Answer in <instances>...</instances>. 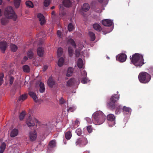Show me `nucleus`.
Segmentation results:
<instances>
[{"instance_id": "nucleus-37", "label": "nucleus", "mask_w": 153, "mask_h": 153, "mask_svg": "<svg viewBox=\"0 0 153 153\" xmlns=\"http://www.w3.org/2000/svg\"><path fill=\"white\" fill-rule=\"evenodd\" d=\"M63 49L61 48H59L58 49L57 52V56L58 57H59L62 55L63 53Z\"/></svg>"}, {"instance_id": "nucleus-32", "label": "nucleus", "mask_w": 153, "mask_h": 153, "mask_svg": "<svg viewBox=\"0 0 153 153\" xmlns=\"http://www.w3.org/2000/svg\"><path fill=\"white\" fill-rule=\"evenodd\" d=\"M7 18L4 17L2 18L1 19V23L3 25H6L8 22V20Z\"/></svg>"}, {"instance_id": "nucleus-26", "label": "nucleus", "mask_w": 153, "mask_h": 153, "mask_svg": "<svg viewBox=\"0 0 153 153\" xmlns=\"http://www.w3.org/2000/svg\"><path fill=\"white\" fill-rule=\"evenodd\" d=\"M74 69L72 67H69L68 69L67 72L66 76H67L69 77L71 76L73 73Z\"/></svg>"}, {"instance_id": "nucleus-41", "label": "nucleus", "mask_w": 153, "mask_h": 153, "mask_svg": "<svg viewBox=\"0 0 153 153\" xmlns=\"http://www.w3.org/2000/svg\"><path fill=\"white\" fill-rule=\"evenodd\" d=\"M81 82L83 84H86L88 82V79L87 77H82L80 79Z\"/></svg>"}, {"instance_id": "nucleus-18", "label": "nucleus", "mask_w": 153, "mask_h": 153, "mask_svg": "<svg viewBox=\"0 0 153 153\" xmlns=\"http://www.w3.org/2000/svg\"><path fill=\"white\" fill-rule=\"evenodd\" d=\"M44 52V49L42 47H40L37 49L38 55L40 56H42Z\"/></svg>"}, {"instance_id": "nucleus-12", "label": "nucleus", "mask_w": 153, "mask_h": 153, "mask_svg": "<svg viewBox=\"0 0 153 153\" xmlns=\"http://www.w3.org/2000/svg\"><path fill=\"white\" fill-rule=\"evenodd\" d=\"M127 58V56L126 54L124 53H121L118 55L117 59L120 62H122L126 61Z\"/></svg>"}, {"instance_id": "nucleus-46", "label": "nucleus", "mask_w": 153, "mask_h": 153, "mask_svg": "<svg viewBox=\"0 0 153 153\" xmlns=\"http://www.w3.org/2000/svg\"><path fill=\"white\" fill-rule=\"evenodd\" d=\"M68 52L70 56L71 57L73 55V50L71 47H69L68 48Z\"/></svg>"}, {"instance_id": "nucleus-36", "label": "nucleus", "mask_w": 153, "mask_h": 153, "mask_svg": "<svg viewBox=\"0 0 153 153\" xmlns=\"http://www.w3.org/2000/svg\"><path fill=\"white\" fill-rule=\"evenodd\" d=\"M122 106L120 105H119L117 107L115 111V114H118L121 112L122 110Z\"/></svg>"}, {"instance_id": "nucleus-53", "label": "nucleus", "mask_w": 153, "mask_h": 153, "mask_svg": "<svg viewBox=\"0 0 153 153\" xmlns=\"http://www.w3.org/2000/svg\"><path fill=\"white\" fill-rule=\"evenodd\" d=\"M87 74L86 72L84 71L82 73V77H87Z\"/></svg>"}, {"instance_id": "nucleus-1", "label": "nucleus", "mask_w": 153, "mask_h": 153, "mask_svg": "<svg viewBox=\"0 0 153 153\" xmlns=\"http://www.w3.org/2000/svg\"><path fill=\"white\" fill-rule=\"evenodd\" d=\"M130 59L131 63L137 67L140 68L145 64L143 55L139 53H135L130 56Z\"/></svg>"}, {"instance_id": "nucleus-61", "label": "nucleus", "mask_w": 153, "mask_h": 153, "mask_svg": "<svg viewBox=\"0 0 153 153\" xmlns=\"http://www.w3.org/2000/svg\"><path fill=\"white\" fill-rule=\"evenodd\" d=\"M55 12L54 11H52V13H51V14L52 15H55Z\"/></svg>"}, {"instance_id": "nucleus-20", "label": "nucleus", "mask_w": 153, "mask_h": 153, "mask_svg": "<svg viewBox=\"0 0 153 153\" xmlns=\"http://www.w3.org/2000/svg\"><path fill=\"white\" fill-rule=\"evenodd\" d=\"M94 28L98 31H100L102 30V28L98 24H94L93 25Z\"/></svg>"}, {"instance_id": "nucleus-19", "label": "nucleus", "mask_w": 153, "mask_h": 153, "mask_svg": "<svg viewBox=\"0 0 153 153\" xmlns=\"http://www.w3.org/2000/svg\"><path fill=\"white\" fill-rule=\"evenodd\" d=\"M89 5L87 3H84L82 7V10L85 12H87L89 9Z\"/></svg>"}, {"instance_id": "nucleus-43", "label": "nucleus", "mask_w": 153, "mask_h": 153, "mask_svg": "<svg viewBox=\"0 0 153 153\" xmlns=\"http://www.w3.org/2000/svg\"><path fill=\"white\" fill-rule=\"evenodd\" d=\"M74 28V26L71 23H69L68 25V31H71L73 30Z\"/></svg>"}, {"instance_id": "nucleus-35", "label": "nucleus", "mask_w": 153, "mask_h": 153, "mask_svg": "<svg viewBox=\"0 0 153 153\" xmlns=\"http://www.w3.org/2000/svg\"><path fill=\"white\" fill-rule=\"evenodd\" d=\"M89 35L91 38V41H94L95 39V34L92 32H89Z\"/></svg>"}, {"instance_id": "nucleus-45", "label": "nucleus", "mask_w": 153, "mask_h": 153, "mask_svg": "<svg viewBox=\"0 0 153 153\" xmlns=\"http://www.w3.org/2000/svg\"><path fill=\"white\" fill-rule=\"evenodd\" d=\"M88 133H91L93 130V128L92 126L89 125L86 127Z\"/></svg>"}, {"instance_id": "nucleus-62", "label": "nucleus", "mask_w": 153, "mask_h": 153, "mask_svg": "<svg viewBox=\"0 0 153 153\" xmlns=\"http://www.w3.org/2000/svg\"><path fill=\"white\" fill-rule=\"evenodd\" d=\"M2 15V11L0 9V16H1Z\"/></svg>"}, {"instance_id": "nucleus-9", "label": "nucleus", "mask_w": 153, "mask_h": 153, "mask_svg": "<svg viewBox=\"0 0 153 153\" xmlns=\"http://www.w3.org/2000/svg\"><path fill=\"white\" fill-rule=\"evenodd\" d=\"M7 47V44L5 41L0 42V49L2 53H4Z\"/></svg>"}, {"instance_id": "nucleus-8", "label": "nucleus", "mask_w": 153, "mask_h": 153, "mask_svg": "<svg viewBox=\"0 0 153 153\" xmlns=\"http://www.w3.org/2000/svg\"><path fill=\"white\" fill-rule=\"evenodd\" d=\"M29 137L31 141H33L36 140L37 137V133L36 131H30L29 133Z\"/></svg>"}, {"instance_id": "nucleus-25", "label": "nucleus", "mask_w": 153, "mask_h": 153, "mask_svg": "<svg viewBox=\"0 0 153 153\" xmlns=\"http://www.w3.org/2000/svg\"><path fill=\"white\" fill-rule=\"evenodd\" d=\"M107 119L110 121H113L115 120V117L113 114H109L107 116Z\"/></svg>"}, {"instance_id": "nucleus-27", "label": "nucleus", "mask_w": 153, "mask_h": 153, "mask_svg": "<svg viewBox=\"0 0 153 153\" xmlns=\"http://www.w3.org/2000/svg\"><path fill=\"white\" fill-rule=\"evenodd\" d=\"M123 112L124 113H129L131 111L130 108L124 106L122 109Z\"/></svg>"}, {"instance_id": "nucleus-54", "label": "nucleus", "mask_w": 153, "mask_h": 153, "mask_svg": "<svg viewBox=\"0 0 153 153\" xmlns=\"http://www.w3.org/2000/svg\"><path fill=\"white\" fill-rule=\"evenodd\" d=\"M59 102L61 104H63L65 102V100L63 98H61L60 100H59Z\"/></svg>"}, {"instance_id": "nucleus-33", "label": "nucleus", "mask_w": 153, "mask_h": 153, "mask_svg": "<svg viewBox=\"0 0 153 153\" xmlns=\"http://www.w3.org/2000/svg\"><path fill=\"white\" fill-rule=\"evenodd\" d=\"M22 68L23 71L25 72L28 73L30 72V67L27 65H24L22 67Z\"/></svg>"}, {"instance_id": "nucleus-11", "label": "nucleus", "mask_w": 153, "mask_h": 153, "mask_svg": "<svg viewBox=\"0 0 153 153\" xmlns=\"http://www.w3.org/2000/svg\"><path fill=\"white\" fill-rule=\"evenodd\" d=\"M113 23V22L109 19H105L102 21V24L105 26H110Z\"/></svg>"}, {"instance_id": "nucleus-23", "label": "nucleus", "mask_w": 153, "mask_h": 153, "mask_svg": "<svg viewBox=\"0 0 153 153\" xmlns=\"http://www.w3.org/2000/svg\"><path fill=\"white\" fill-rule=\"evenodd\" d=\"M56 142L54 140H52L51 141L48 143V149L49 147L53 148L56 146Z\"/></svg>"}, {"instance_id": "nucleus-34", "label": "nucleus", "mask_w": 153, "mask_h": 153, "mask_svg": "<svg viewBox=\"0 0 153 153\" xmlns=\"http://www.w3.org/2000/svg\"><path fill=\"white\" fill-rule=\"evenodd\" d=\"M6 147V144L5 143H3L0 146V153H3Z\"/></svg>"}, {"instance_id": "nucleus-30", "label": "nucleus", "mask_w": 153, "mask_h": 153, "mask_svg": "<svg viewBox=\"0 0 153 153\" xmlns=\"http://www.w3.org/2000/svg\"><path fill=\"white\" fill-rule=\"evenodd\" d=\"M65 137L67 140H69L72 136V134L70 131L67 132L65 133Z\"/></svg>"}, {"instance_id": "nucleus-15", "label": "nucleus", "mask_w": 153, "mask_h": 153, "mask_svg": "<svg viewBox=\"0 0 153 153\" xmlns=\"http://www.w3.org/2000/svg\"><path fill=\"white\" fill-rule=\"evenodd\" d=\"M76 81V80L74 78L70 79L67 82V86H71L74 85Z\"/></svg>"}, {"instance_id": "nucleus-7", "label": "nucleus", "mask_w": 153, "mask_h": 153, "mask_svg": "<svg viewBox=\"0 0 153 153\" xmlns=\"http://www.w3.org/2000/svg\"><path fill=\"white\" fill-rule=\"evenodd\" d=\"M87 140L85 137H82L78 138L76 140L75 144L76 146L79 145V146H83L86 145Z\"/></svg>"}, {"instance_id": "nucleus-39", "label": "nucleus", "mask_w": 153, "mask_h": 153, "mask_svg": "<svg viewBox=\"0 0 153 153\" xmlns=\"http://www.w3.org/2000/svg\"><path fill=\"white\" fill-rule=\"evenodd\" d=\"M26 5L31 8H33V3L30 0L27 1L25 2Z\"/></svg>"}, {"instance_id": "nucleus-58", "label": "nucleus", "mask_w": 153, "mask_h": 153, "mask_svg": "<svg viewBox=\"0 0 153 153\" xmlns=\"http://www.w3.org/2000/svg\"><path fill=\"white\" fill-rule=\"evenodd\" d=\"M57 34L59 36L61 35V31L59 30H58L57 31Z\"/></svg>"}, {"instance_id": "nucleus-59", "label": "nucleus", "mask_w": 153, "mask_h": 153, "mask_svg": "<svg viewBox=\"0 0 153 153\" xmlns=\"http://www.w3.org/2000/svg\"><path fill=\"white\" fill-rule=\"evenodd\" d=\"M103 0H98V2L101 4L103 3Z\"/></svg>"}, {"instance_id": "nucleus-57", "label": "nucleus", "mask_w": 153, "mask_h": 153, "mask_svg": "<svg viewBox=\"0 0 153 153\" xmlns=\"http://www.w3.org/2000/svg\"><path fill=\"white\" fill-rule=\"evenodd\" d=\"M23 59L25 61H26L28 59V58L27 56H25L24 57Z\"/></svg>"}, {"instance_id": "nucleus-13", "label": "nucleus", "mask_w": 153, "mask_h": 153, "mask_svg": "<svg viewBox=\"0 0 153 153\" xmlns=\"http://www.w3.org/2000/svg\"><path fill=\"white\" fill-rule=\"evenodd\" d=\"M19 133L18 129L15 128L12 129L10 133V136L11 137H14L17 136Z\"/></svg>"}, {"instance_id": "nucleus-60", "label": "nucleus", "mask_w": 153, "mask_h": 153, "mask_svg": "<svg viewBox=\"0 0 153 153\" xmlns=\"http://www.w3.org/2000/svg\"><path fill=\"white\" fill-rule=\"evenodd\" d=\"M79 123V122L78 120H76L75 121V123L77 125H78V124Z\"/></svg>"}, {"instance_id": "nucleus-64", "label": "nucleus", "mask_w": 153, "mask_h": 153, "mask_svg": "<svg viewBox=\"0 0 153 153\" xmlns=\"http://www.w3.org/2000/svg\"><path fill=\"white\" fill-rule=\"evenodd\" d=\"M2 2V0H0V5H1V4Z\"/></svg>"}, {"instance_id": "nucleus-50", "label": "nucleus", "mask_w": 153, "mask_h": 153, "mask_svg": "<svg viewBox=\"0 0 153 153\" xmlns=\"http://www.w3.org/2000/svg\"><path fill=\"white\" fill-rule=\"evenodd\" d=\"M75 110V108L74 107H70L67 110V111L68 112L69 111L73 112Z\"/></svg>"}, {"instance_id": "nucleus-10", "label": "nucleus", "mask_w": 153, "mask_h": 153, "mask_svg": "<svg viewBox=\"0 0 153 153\" xmlns=\"http://www.w3.org/2000/svg\"><path fill=\"white\" fill-rule=\"evenodd\" d=\"M37 16L40 22V23L41 25H43L45 23V17L41 13H38Z\"/></svg>"}, {"instance_id": "nucleus-24", "label": "nucleus", "mask_w": 153, "mask_h": 153, "mask_svg": "<svg viewBox=\"0 0 153 153\" xmlns=\"http://www.w3.org/2000/svg\"><path fill=\"white\" fill-rule=\"evenodd\" d=\"M77 65L79 68H82L83 65V61L81 58H79L77 62Z\"/></svg>"}, {"instance_id": "nucleus-55", "label": "nucleus", "mask_w": 153, "mask_h": 153, "mask_svg": "<svg viewBox=\"0 0 153 153\" xmlns=\"http://www.w3.org/2000/svg\"><path fill=\"white\" fill-rule=\"evenodd\" d=\"M44 5L46 7L48 6V0H45L44 2Z\"/></svg>"}, {"instance_id": "nucleus-31", "label": "nucleus", "mask_w": 153, "mask_h": 153, "mask_svg": "<svg viewBox=\"0 0 153 153\" xmlns=\"http://www.w3.org/2000/svg\"><path fill=\"white\" fill-rule=\"evenodd\" d=\"M64 62V59L62 57L60 58L58 61V65L60 67L62 66L63 65V63Z\"/></svg>"}, {"instance_id": "nucleus-56", "label": "nucleus", "mask_w": 153, "mask_h": 153, "mask_svg": "<svg viewBox=\"0 0 153 153\" xmlns=\"http://www.w3.org/2000/svg\"><path fill=\"white\" fill-rule=\"evenodd\" d=\"M48 68V66L47 65H45L43 68V71H45Z\"/></svg>"}, {"instance_id": "nucleus-38", "label": "nucleus", "mask_w": 153, "mask_h": 153, "mask_svg": "<svg viewBox=\"0 0 153 153\" xmlns=\"http://www.w3.org/2000/svg\"><path fill=\"white\" fill-rule=\"evenodd\" d=\"M10 48L12 51L13 52H15L17 50V47L15 45L11 44Z\"/></svg>"}, {"instance_id": "nucleus-40", "label": "nucleus", "mask_w": 153, "mask_h": 153, "mask_svg": "<svg viewBox=\"0 0 153 153\" xmlns=\"http://www.w3.org/2000/svg\"><path fill=\"white\" fill-rule=\"evenodd\" d=\"M27 97V94H23L21 96H20L19 98V101L22 100V101H23L24 100H26Z\"/></svg>"}, {"instance_id": "nucleus-14", "label": "nucleus", "mask_w": 153, "mask_h": 153, "mask_svg": "<svg viewBox=\"0 0 153 153\" xmlns=\"http://www.w3.org/2000/svg\"><path fill=\"white\" fill-rule=\"evenodd\" d=\"M59 14L61 16H65L66 14V12L64 10V7L63 4H60L59 5Z\"/></svg>"}, {"instance_id": "nucleus-47", "label": "nucleus", "mask_w": 153, "mask_h": 153, "mask_svg": "<svg viewBox=\"0 0 153 153\" xmlns=\"http://www.w3.org/2000/svg\"><path fill=\"white\" fill-rule=\"evenodd\" d=\"M4 77V74L3 73L0 74V86H1L3 83V78Z\"/></svg>"}, {"instance_id": "nucleus-21", "label": "nucleus", "mask_w": 153, "mask_h": 153, "mask_svg": "<svg viewBox=\"0 0 153 153\" xmlns=\"http://www.w3.org/2000/svg\"><path fill=\"white\" fill-rule=\"evenodd\" d=\"M68 44H70L74 48H75L76 47V44L74 40L71 39H68L67 41Z\"/></svg>"}, {"instance_id": "nucleus-42", "label": "nucleus", "mask_w": 153, "mask_h": 153, "mask_svg": "<svg viewBox=\"0 0 153 153\" xmlns=\"http://www.w3.org/2000/svg\"><path fill=\"white\" fill-rule=\"evenodd\" d=\"M21 0H14V5L16 8L19 7L20 5Z\"/></svg>"}, {"instance_id": "nucleus-48", "label": "nucleus", "mask_w": 153, "mask_h": 153, "mask_svg": "<svg viewBox=\"0 0 153 153\" xmlns=\"http://www.w3.org/2000/svg\"><path fill=\"white\" fill-rule=\"evenodd\" d=\"M76 132L78 136H80L82 133V131L81 129L78 128L76 130Z\"/></svg>"}, {"instance_id": "nucleus-44", "label": "nucleus", "mask_w": 153, "mask_h": 153, "mask_svg": "<svg viewBox=\"0 0 153 153\" xmlns=\"http://www.w3.org/2000/svg\"><path fill=\"white\" fill-rule=\"evenodd\" d=\"M9 79L10 85H11L13 84V82L14 81V78L12 76H10L9 77Z\"/></svg>"}, {"instance_id": "nucleus-51", "label": "nucleus", "mask_w": 153, "mask_h": 153, "mask_svg": "<svg viewBox=\"0 0 153 153\" xmlns=\"http://www.w3.org/2000/svg\"><path fill=\"white\" fill-rule=\"evenodd\" d=\"M148 70L149 73L152 76H153V67H150L149 68Z\"/></svg>"}, {"instance_id": "nucleus-29", "label": "nucleus", "mask_w": 153, "mask_h": 153, "mask_svg": "<svg viewBox=\"0 0 153 153\" xmlns=\"http://www.w3.org/2000/svg\"><path fill=\"white\" fill-rule=\"evenodd\" d=\"M33 53L31 49L30 50L28 51L27 53V56L30 59H31L33 57Z\"/></svg>"}, {"instance_id": "nucleus-63", "label": "nucleus", "mask_w": 153, "mask_h": 153, "mask_svg": "<svg viewBox=\"0 0 153 153\" xmlns=\"http://www.w3.org/2000/svg\"><path fill=\"white\" fill-rule=\"evenodd\" d=\"M55 8V7L54 6H53L51 7V9H53Z\"/></svg>"}, {"instance_id": "nucleus-49", "label": "nucleus", "mask_w": 153, "mask_h": 153, "mask_svg": "<svg viewBox=\"0 0 153 153\" xmlns=\"http://www.w3.org/2000/svg\"><path fill=\"white\" fill-rule=\"evenodd\" d=\"M25 113L24 112H22V113H21L20 114V115H19V117H20V120H22L24 119V118L25 116Z\"/></svg>"}, {"instance_id": "nucleus-16", "label": "nucleus", "mask_w": 153, "mask_h": 153, "mask_svg": "<svg viewBox=\"0 0 153 153\" xmlns=\"http://www.w3.org/2000/svg\"><path fill=\"white\" fill-rule=\"evenodd\" d=\"M56 86L55 82L51 77L48 79V86L52 88Z\"/></svg>"}, {"instance_id": "nucleus-6", "label": "nucleus", "mask_w": 153, "mask_h": 153, "mask_svg": "<svg viewBox=\"0 0 153 153\" xmlns=\"http://www.w3.org/2000/svg\"><path fill=\"white\" fill-rule=\"evenodd\" d=\"M26 123L29 127L33 126L36 123L39 124V122L35 118H32L30 116H29L27 120Z\"/></svg>"}, {"instance_id": "nucleus-22", "label": "nucleus", "mask_w": 153, "mask_h": 153, "mask_svg": "<svg viewBox=\"0 0 153 153\" xmlns=\"http://www.w3.org/2000/svg\"><path fill=\"white\" fill-rule=\"evenodd\" d=\"M28 94L34 100H36L37 98L36 94L35 92L31 91H29L28 92Z\"/></svg>"}, {"instance_id": "nucleus-17", "label": "nucleus", "mask_w": 153, "mask_h": 153, "mask_svg": "<svg viewBox=\"0 0 153 153\" xmlns=\"http://www.w3.org/2000/svg\"><path fill=\"white\" fill-rule=\"evenodd\" d=\"M63 4L64 6L66 7H71L72 5V3L70 0H64L63 1Z\"/></svg>"}, {"instance_id": "nucleus-4", "label": "nucleus", "mask_w": 153, "mask_h": 153, "mask_svg": "<svg viewBox=\"0 0 153 153\" xmlns=\"http://www.w3.org/2000/svg\"><path fill=\"white\" fill-rule=\"evenodd\" d=\"M4 15L8 18L13 19L14 21H16L17 18V16L11 6H8L5 8Z\"/></svg>"}, {"instance_id": "nucleus-5", "label": "nucleus", "mask_w": 153, "mask_h": 153, "mask_svg": "<svg viewBox=\"0 0 153 153\" xmlns=\"http://www.w3.org/2000/svg\"><path fill=\"white\" fill-rule=\"evenodd\" d=\"M119 97L117 94H115L111 97L110 101L107 103V105L110 109L113 110L115 107V103L118 100Z\"/></svg>"}, {"instance_id": "nucleus-52", "label": "nucleus", "mask_w": 153, "mask_h": 153, "mask_svg": "<svg viewBox=\"0 0 153 153\" xmlns=\"http://www.w3.org/2000/svg\"><path fill=\"white\" fill-rule=\"evenodd\" d=\"M80 54V51L78 49H76L75 51V55L77 57L79 56Z\"/></svg>"}, {"instance_id": "nucleus-28", "label": "nucleus", "mask_w": 153, "mask_h": 153, "mask_svg": "<svg viewBox=\"0 0 153 153\" xmlns=\"http://www.w3.org/2000/svg\"><path fill=\"white\" fill-rule=\"evenodd\" d=\"M39 91L41 93L44 92L45 90L44 84L43 83L41 82L39 84Z\"/></svg>"}, {"instance_id": "nucleus-2", "label": "nucleus", "mask_w": 153, "mask_h": 153, "mask_svg": "<svg viewBox=\"0 0 153 153\" xmlns=\"http://www.w3.org/2000/svg\"><path fill=\"white\" fill-rule=\"evenodd\" d=\"M93 118L95 124L97 125H99L102 124L105 121V116L101 111H98L94 114Z\"/></svg>"}, {"instance_id": "nucleus-3", "label": "nucleus", "mask_w": 153, "mask_h": 153, "mask_svg": "<svg viewBox=\"0 0 153 153\" xmlns=\"http://www.w3.org/2000/svg\"><path fill=\"white\" fill-rule=\"evenodd\" d=\"M138 79L141 83L146 84L149 82L150 81L151 76L147 72H142L139 74Z\"/></svg>"}]
</instances>
